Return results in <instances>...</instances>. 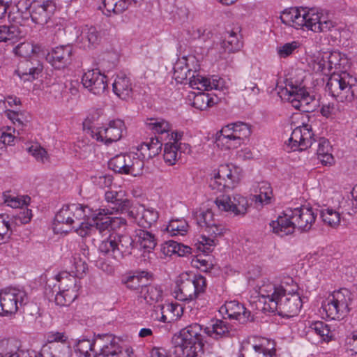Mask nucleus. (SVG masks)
<instances>
[{"label": "nucleus", "instance_id": "obj_1", "mask_svg": "<svg viewBox=\"0 0 357 357\" xmlns=\"http://www.w3.org/2000/svg\"><path fill=\"white\" fill-rule=\"evenodd\" d=\"M206 334L215 340L235 335L236 329L223 320H216L211 327L202 326L197 323L190 324L174 335L172 342V353L174 357H202L204 354V335Z\"/></svg>", "mask_w": 357, "mask_h": 357}, {"label": "nucleus", "instance_id": "obj_2", "mask_svg": "<svg viewBox=\"0 0 357 357\" xmlns=\"http://www.w3.org/2000/svg\"><path fill=\"white\" fill-rule=\"evenodd\" d=\"M316 217L311 208L301 206L287 208L269 225L273 233L282 237L293 234L296 227L301 231H310Z\"/></svg>", "mask_w": 357, "mask_h": 357}, {"label": "nucleus", "instance_id": "obj_3", "mask_svg": "<svg viewBox=\"0 0 357 357\" xmlns=\"http://www.w3.org/2000/svg\"><path fill=\"white\" fill-rule=\"evenodd\" d=\"M77 279L68 272H61L47 282L45 295L50 301L54 299L57 305L66 306L77 297Z\"/></svg>", "mask_w": 357, "mask_h": 357}, {"label": "nucleus", "instance_id": "obj_4", "mask_svg": "<svg viewBox=\"0 0 357 357\" xmlns=\"http://www.w3.org/2000/svg\"><path fill=\"white\" fill-rule=\"evenodd\" d=\"M326 91L340 102H351L357 98V79L346 71L333 73L328 79Z\"/></svg>", "mask_w": 357, "mask_h": 357}, {"label": "nucleus", "instance_id": "obj_5", "mask_svg": "<svg viewBox=\"0 0 357 357\" xmlns=\"http://www.w3.org/2000/svg\"><path fill=\"white\" fill-rule=\"evenodd\" d=\"M85 208H87V206L79 204L63 206L56 214L54 225H65L70 227L77 222L78 227L75 228V232L82 238L86 237L89 234V218L85 214Z\"/></svg>", "mask_w": 357, "mask_h": 357}, {"label": "nucleus", "instance_id": "obj_6", "mask_svg": "<svg viewBox=\"0 0 357 357\" xmlns=\"http://www.w3.org/2000/svg\"><path fill=\"white\" fill-rule=\"evenodd\" d=\"M40 47L30 43H21L16 47V54L25 58L18 65L16 73L24 81H32L38 78L43 70V66L35 56Z\"/></svg>", "mask_w": 357, "mask_h": 357}, {"label": "nucleus", "instance_id": "obj_7", "mask_svg": "<svg viewBox=\"0 0 357 357\" xmlns=\"http://www.w3.org/2000/svg\"><path fill=\"white\" fill-rule=\"evenodd\" d=\"M176 284L174 296L176 299L185 302L196 299L206 288V280L201 275L182 273L178 276Z\"/></svg>", "mask_w": 357, "mask_h": 357}, {"label": "nucleus", "instance_id": "obj_8", "mask_svg": "<svg viewBox=\"0 0 357 357\" xmlns=\"http://www.w3.org/2000/svg\"><path fill=\"white\" fill-rule=\"evenodd\" d=\"M91 351L94 353V357H130L132 354V349L123 348L111 335L95 333L91 341Z\"/></svg>", "mask_w": 357, "mask_h": 357}, {"label": "nucleus", "instance_id": "obj_9", "mask_svg": "<svg viewBox=\"0 0 357 357\" xmlns=\"http://www.w3.org/2000/svg\"><path fill=\"white\" fill-rule=\"evenodd\" d=\"M297 290L296 284H293L291 289L287 286V291L282 294L277 301H271L269 312H277L282 317H290L296 315L303 305L301 296Z\"/></svg>", "mask_w": 357, "mask_h": 357}, {"label": "nucleus", "instance_id": "obj_10", "mask_svg": "<svg viewBox=\"0 0 357 357\" xmlns=\"http://www.w3.org/2000/svg\"><path fill=\"white\" fill-rule=\"evenodd\" d=\"M280 96L290 102L294 107L305 112L312 109L310 103L314 98L309 94L305 89L291 82L286 84L284 88L278 92Z\"/></svg>", "mask_w": 357, "mask_h": 357}, {"label": "nucleus", "instance_id": "obj_11", "mask_svg": "<svg viewBox=\"0 0 357 357\" xmlns=\"http://www.w3.org/2000/svg\"><path fill=\"white\" fill-rule=\"evenodd\" d=\"M29 301L26 292L16 288H8L0 291V315L8 316L15 314L19 306Z\"/></svg>", "mask_w": 357, "mask_h": 357}, {"label": "nucleus", "instance_id": "obj_12", "mask_svg": "<svg viewBox=\"0 0 357 357\" xmlns=\"http://www.w3.org/2000/svg\"><path fill=\"white\" fill-rule=\"evenodd\" d=\"M91 233L108 234L111 229L119 228L126 225V220L121 217H109L108 210L100 208L98 210H91Z\"/></svg>", "mask_w": 357, "mask_h": 357}, {"label": "nucleus", "instance_id": "obj_13", "mask_svg": "<svg viewBox=\"0 0 357 357\" xmlns=\"http://www.w3.org/2000/svg\"><path fill=\"white\" fill-rule=\"evenodd\" d=\"M12 0H0V20H2L8 14L10 22H15L10 26H0V42H7L8 40H14L23 36V31L16 21V17H13L10 8L11 6Z\"/></svg>", "mask_w": 357, "mask_h": 357}, {"label": "nucleus", "instance_id": "obj_14", "mask_svg": "<svg viewBox=\"0 0 357 357\" xmlns=\"http://www.w3.org/2000/svg\"><path fill=\"white\" fill-rule=\"evenodd\" d=\"M214 203L220 211L231 212L239 216H244L249 206L247 198L239 194L232 197L225 194L220 195L216 197Z\"/></svg>", "mask_w": 357, "mask_h": 357}, {"label": "nucleus", "instance_id": "obj_15", "mask_svg": "<svg viewBox=\"0 0 357 357\" xmlns=\"http://www.w3.org/2000/svg\"><path fill=\"white\" fill-rule=\"evenodd\" d=\"M238 357H276L275 342L266 339L258 343L243 342Z\"/></svg>", "mask_w": 357, "mask_h": 357}, {"label": "nucleus", "instance_id": "obj_16", "mask_svg": "<svg viewBox=\"0 0 357 357\" xmlns=\"http://www.w3.org/2000/svg\"><path fill=\"white\" fill-rule=\"evenodd\" d=\"M313 136L311 126L303 123L302 126H298L293 130L287 146H290L293 151L298 149L299 151L305 150L311 147L315 142Z\"/></svg>", "mask_w": 357, "mask_h": 357}, {"label": "nucleus", "instance_id": "obj_17", "mask_svg": "<svg viewBox=\"0 0 357 357\" xmlns=\"http://www.w3.org/2000/svg\"><path fill=\"white\" fill-rule=\"evenodd\" d=\"M124 122L120 119L109 121L108 127L100 128L96 132L91 131V136L98 142L109 144L119 141L122 137Z\"/></svg>", "mask_w": 357, "mask_h": 357}, {"label": "nucleus", "instance_id": "obj_18", "mask_svg": "<svg viewBox=\"0 0 357 357\" xmlns=\"http://www.w3.org/2000/svg\"><path fill=\"white\" fill-rule=\"evenodd\" d=\"M73 53V46L60 45L48 52L45 59L54 68L62 69L71 63Z\"/></svg>", "mask_w": 357, "mask_h": 357}, {"label": "nucleus", "instance_id": "obj_19", "mask_svg": "<svg viewBox=\"0 0 357 357\" xmlns=\"http://www.w3.org/2000/svg\"><path fill=\"white\" fill-rule=\"evenodd\" d=\"M55 8L52 0L34 1L30 6V17L36 24L43 25L50 19Z\"/></svg>", "mask_w": 357, "mask_h": 357}, {"label": "nucleus", "instance_id": "obj_20", "mask_svg": "<svg viewBox=\"0 0 357 357\" xmlns=\"http://www.w3.org/2000/svg\"><path fill=\"white\" fill-rule=\"evenodd\" d=\"M206 235H202L199 240L197 249L204 253H208L213 250V248L216 245V238L222 236L225 231L223 225L218 224L216 222L205 228Z\"/></svg>", "mask_w": 357, "mask_h": 357}, {"label": "nucleus", "instance_id": "obj_21", "mask_svg": "<svg viewBox=\"0 0 357 357\" xmlns=\"http://www.w3.org/2000/svg\"><path fill=\"white\" fill-rule=\"evenodd\" d=\"M129 218L133 219L139 227L150 228L159 218L157 211L153 208H145L144 205L135 206L129 211Z\"/></svg>", "mask_w": 357, "mask_h": 357}, {"label": "nucleus", "instance_id": "obj_22", "mask_svg": "<svg viewBox=\"0 0 357 357\" xmlns=\"http://www.w3.org/2000/svg\"><path fill=\"white\" fill-rule=\"evenodd\" d=\"M310 9L290 8L282 12L280 16L282 22L287 25H291L298 29L305 26L307 28L310 16Z\"/></svg>", "mask_w": 357, "mask_h": 357}, {"label": "nucleus", "instance_id": "obj_23", "mask_svg": "<svg viewBox=\"0 0 357 357\" xmlns=\"http://www.w3.org/2000/svg\"><path fill=\"white\" fill-rule=\"evenodd\" d=\"M224 312L229 319H236L242 324L254 321V317L251 315V312L247 310L243 304L236 301L226 302L220 308V312L223 313Z\"/></svg>", "mask_w": 357, "mask_h": 357}, {"label": "nucleus", "instance_id": "obj_24", "mask_svg": "<svg viewBox=\"0 0 357 357\" xmlns=\"http://www.w3.org/2000/svg\"><path fill=\"white\" fill-rule=\"evenodd\" d=\"M310 17L308 19L309 23L307 29L314 32H326L337 31V24L331 20L322 21L321 18H324L322 13L318 12L314 8L310 9Z\"/></svg>", "mask_w": 357, "mask_h": 357}, {"label": "nucleus", "instance_id": "obj_25", "mask_svg": "<svg viewBox=\"0 0 357 357\" xmlns=\"http://www.w3.org/2000/svg\"><path fill=\"white\" fill-rule=\"evenodd\" d=\"M287 291V282H282L280 285L269 284L264 285L259 289L261 297L265 298L264 301V310L269 312V303L271 301H277L279 297Z\"/></svg>", "mask_w": 357, "mask_h": 357}, {"label": "nucleus", "instance_id": "obj_26", "mask_svg": "<svg viewBox=\"0 0 357 357\" xmlns=\"http://www.w3.org/2000/svg\"><path fill=\"white\" fill-rule=\"evenodd\" d=\"M231 126L234 132V135H231L234 143L228 144V146L229 149H236L251 135V127L249 124L241 121L231 123Z\"/></svg>", "mask_w": 357, "mask_h": 357}, {"label": "nucleus", "instance_id": "obj_27", "mask_svg": "<svg viewBox=\"0 0 357 357\" xmlns=\"http://www.w3.org/2000/svg\"><path fill=\"white\" fill-rule=\"evenodd\" d=\"M177 308L178 305L172 303H167L165 305L154 304L153 310L151 314V317L155 321H159L163 323H170L174 319V314L168 317L167 314H174V311L177 310Z\"/></svg>", "mask_w": 357, "mask_h": 357}, {"label": "nucleus", "instance_id": "obj_28", "mask_svg": "<svg viewBox=\"0 0 357 357\" xmlns=\"http://www.w3.org/2000/svg\"><path fill=\"white\" fill-rule=\"evenodd\" d=\"M114 93L123 100L129 98L132 93V89L130 79L124 74L116 76L112 84Z\"/></svg>", "mask_w": 357, "mask_h": 357}, {"label": "nucleus", "instance_id": "obj_29", "mask_svg": "<svg viewBox=\"0 0 357 357\" xmlns=\"http://www.w3.org/2000/svg\"><path fill=\"white\" fill-rule=\"evenodd\" d=\"M196 71H193L189 77V84L193 89L200 91H210L218 87V81L213 79L203 77L199 74L195 75Z\"/></svg>", "mask_w": 357, "mask_h": 357}, {"label": "nucleus", "instance_id": "obj_30", "mask_svg": "<svg viewBox=\"0 0 357 357\" xmlns=\"http://www.w3.org/2000/svg\"><path fill=\"white\" fill-rule=\"evenodd\" d=\"M144 162L139 158V156L135 153L126 154L125 160V167L123 169V174H130L133 176H137L142 174Z\"/></svg>", "mask_w": 357, "mask_h": 357}, {"label": "nucleus", "instance_id": "obj_31", "mask_svg": "<svg viewBox=\"0 0 357 357\" xmlns=\"http://www.w3.org/2000/svg\"><path fill=\"white\" fill-rule=\"evenodd\" d=\"M91 92L96 95H100L107 88V82L105 75L101 72L99 68L91 69Z\"/></svg>", "mask_w": 357, "mask_h": 357}, {"label": "nucleus", "instance_id": "obj_32", "mask_svg": "<svg viewBox=\"0 0 357 357\" xmlns=\"http://www.w3.org/2000/svg\"><path fill=\"white\" fill-rule=\"evenodd\" d=\"M139 296L143 297L149 305H154L162 300V290L160 287L152 284L142 285Z\"/></svg>", "mask_w": 357, "mask_h": 357}, {"label": "nucleus", "instance_id": "obj_33", "mask_svg": "<svg viewBox=\"0 0 357 357\" xmlns=\"http://www.w3.org/2000/svg\"><path fill=\"white\" fill-rule=\"evenodd\" d=\"M322 308L328 317L332 319H340L348 314L350 310H342L339 305L331 296L322 303Z\"/></svg>", "mask_w": 357, "mask_h": 357}, {"label": "nucleus", "instance_id": "obj_34", "mask_svg": "<svg viewBox=\"0 0 357 357\" xmlns=\"http://www.w3.org/2000/svg\"><path fill=\"white\" fill-rule=\"evenodd\" d=\"M84 245L86 248H82V252L75 257L74 261L76 277L79 278L86 276L89 269L88 263L89 261V250L87 245Z\"/></svg>", "mask_w": 357, "mask_h": 357}, {"label": "nucleus", "instance_id": "obj_35", "mask_svg": "<svg viewBox=\"0 0 357 357\" xmlns=\"http://www.w3.org/2000/svg\"><path fill=\"white\" fill-rule=\"evenodd\" d=\"M136 242L148 252L153 250L156 245L155 236L150 231L139 229L136 231Z\"/></svg>", "mask_w": 357, "mask_h": 357}, {"label": "nucleus", "instance_id": "obj_36", "mask_svg": "<svg viewBox=\"0 0 357 357\" xmlns=\"http://www.w3.org/2000/svg\"><path fill=\"white\" fill-rule=\"evenodd\" d=\"M217 102L218 97L216 96L214 98L211 93L199 92L194 96L192 106L199 110H205Z\"/></svg>", "mask_w": 357, "mask_h": 357}, {"label": "nucleus", "instance_id": "obj_37", "mask_svg": "<svg viewBox=\"0 0 357 357\" xmlns=\"http://www.w3.org/2000/svg\"><path fill=\"white\" fill-rule=\"evenodd\" d=\"M188 59L183 57L176 63L174 67V77L177 82L182 83L184 80L189 79L192 71L190 69L188 65L186 63Z\"/></svg>", "mask_w": 357, "mask_h": 357}, {"label": "nucleus", "instance_id": "obj_38", "mask_svg": "<svg viewBox=\"0 0 357 357\" xmlns=\"http://www.w3.org/2000/svg\"><path fill=\"white\" fill-rule=\"evenodd\" d=\"M192 248L184 245L173 240H169L165 242L163 247V252L166 255L177 254L178 256H185L191 252Z\"/></svg>", "mask_w": 357, "mask_h": 357}, {"label": "nucleus", "instance_id": "obj_39", "mask_svg": "<svg viewBox=\"0 0 357 357\" xmlns=\"http://www.w3.org/2000/svg\"><path fill=\"white\" fill-rule=\"evenodd\" d=\"M333 298L340 305L342 310H350L349 305L352 302L351 293L349 290L345 288L335 291L333 294H330Z\"/></svg>", "mask_w": 357, "mask_h": 357}, {"label": "nucleus", "instance_id": "obj_40", "mask_svg": "<svg viewBox=\"0 0 357 357\" xmlns=\"http://www.w3.org/2000/svg\"><path fill=\"white\" fill-rule=\"evenodd\" d=\"M231 135H234V132L230 123L223 127L222 130L216 133L215 142L217 145L218 146L222 145L225 146V149H229L228 144L234 143Z\"/></svg>", "mask_w": 357, "mask_h": 357}, {"label": "nucleus", "instance_id": "obj_41", "mask_svg": "<svg viewBox=\"0 0 357 357\" xmlns=\"http://www.w3.org/2000/svg\"><path fill=\"white\" fill-rule=\"evenodd\" d=\"M242 47V43L238 38L236 33L234 31L230 32L227 37L221 43V47L224 49L225 52L228 53L235 52Z\"/></svg>", "mask_w": 357, "mask_h": 357}, {"label": "nucleus", "instance_id": "obj_42", "mask_svg": "<svg viewBox=\"0 0 357 357\" xmlns=\"http://www.w3.org/2000/svg\"><path fill=\"white\" fill-rule=\"evenodd\" d=\"M176 144V142L165 144L163 158L168 165H173L176 163L178 155V150L181 149V145L178 147Z\"/></svg>", "mask_w": 357, "mask_h": 357}, {"label": "nucleus", "instance_id": "obj_43", "mask_svg": "<svg viewBox=\"0 0 357 357\" xmlns=\"http://www.w3.org/2000/svg\"><path fill=\"white\" fill-rule=\"evenodd\" d=\"M273 197V190L270 183L261 182L259 186V194L255 195L256 202L266 205L271 203Z\"/></svg>", "mask_w": 357, "mask_h": 357}, {"label": "nucleus", "instance_id": "obj_44", "mask_svg": "<svg viewBox=\"0 0 357 357\" xmlns=\"http://www.w3.org/2000/svg\"><path fill=\"white\" fill-rule=\"evenodd\" d=\"M3 203L6 204L8 206L17 208L27 206L29 204L31 198L29 196H22V197L11 196L9 192L3 193Z\"/></svg>", "mask_w": 357, "mask_h": 357}, {"label": "nucleus", "instance_id": "obj_45", "mask_svg": "<svg viewBox=\"0 0 357 357\" xmlns=\"http://www.w3.org/2000/svg\"><path fill=\"white\" fill-rule=\"evenodd\" d=\"M324 222L331 227H336L340 222V214L333 208H327L320 211Z\"/></svg>", "mask_w": 357, "mask_h": 357}, {"label": "nucleus", "instance_id": "obj_46", "mask_svg": "<svg viewBox=\"0 0 357 357\" xmlns=\"http://www.w3.org/2000/svg\"><path fill=\"white\" fill-rule=\"evenodd\" d=\"M188 227V225L185 220H172L167 227V231L172 236H183L186 234Z\"/></svg>", "mask_w": 357, "mask_h": 357}, {"label": "nucleus", "instance_id": "obj_47", "mask_svg": "<svg viewBox=\"0 0 357 357\" xmlns=\"http://www.w3.org/2000/svg\"><path fill=\"white\" fill-rule=\"evenodd\" d=\"M98 250L103 254H109V252L115 254L116 251L119 250V248H118L116 236H114V234H109L108 238L102 241L98 247Z\"/></svg>", "mask_w": 357, "mask_h": 357}, {"label": "nucleus", "instance_id": "obj_48", "mask_svg": "<svg viewBox=\"0 0 357 357\" xmlns=\"http://www.w3.org/2000/svg\"><path fill=\"white\" fill-rule=\"evenodd\" d=\"M146 126L155 132L162 134L170 130L169 123L162 119H150L146 123Z\"/></svg>", "mask_w": 357, "mask_h": 357}, {"label": "nucleus", "instance_id": "obj_49", "mask_svg": "<svg viewBox=\"0 0 357 357\" xmlns=\"http://www.w3.org/2000/svg\"><path fill=\"white\" fill-rule=\"evenodd\" d=\"M195 220L197 225L201 227H206L211 225L216 221L213 218V213L211 209H207L205 211H197L194 214Z\"/></svg>", "mask_w": 357, "mask_h": 357}, {"label": "nucleus", "instance_id": "obj_50", "mask_svg": "<svg viewBox=\"0 0 357 357\" xmlns=\"http://www.w3.org/2000/svg\"><path fill=\"white\" fill-rule=\"evenodd\" d=\"M310 328L316 334L319 335L323 340L329 342L332 340V332L328 326L324 322L316 321L311 325Z\"/></svg>", "mask_w": 357, "mask_h": 357}, {"label": "nucleus", "instance_id": "obj_51", "mask_svg": "<svg viewBox=\"0 0 357 357\" xmlns=\"http://www.w3.org/2000/svg\"><path fill=\"white\" fill-rule=\"evenodd\" d=\"M326 59H327V66L329 70H331L333 68L340 70L344 64L342 61H345V59L342 58L341 53L336 51L326 54Z\"/></svg>", "mask_w": 357, "mask_h": 357}, {"label": "nucleus", "instance_id": "obj_52", "mask_svg": "<svg viewBox=\"0 0 357 357\" xmlns=\"http://www.w3.org/2000/svg\"><path fill=\"white\" fill-rule=\"evenodd\" d=\"M209 185L212 190L221 192L226 189H232L233 182L230 180L221 179L220 177L215 175L211 178Z\"/></svg>", "mask_w": 357, "mask_h": 357}, {"label": "nucleus", "instance_id": "obj_53", "mask_svg": "<svg viewBox=\"0 0 357 357\" xmlns=\"http://www.w3.org/2000/svg\"><path fill=\"white\" fill-rule=\"evenodd\" d=\"M126 154L117 155L109 160L108 162L109 167L116 173L123 174V169L125 167V160Z\"/></svg>", "mask_w": 357, "mask_h": 357}, {"label": "nucleus", "instance_id": "obj_54", "mask_svg": "<svg viewBox=\"0 0 357 357\" xmlns=\"http://www.w3.org/2000/svg\"><path fill=\"white\" fill-rule=\"evenodd\" d=\"M114 236H116L118 248H119V250L118 252H130L133 243L132 238L128 235L114 234Z\"/></svg>", "mask_w": 357, "mask_h": 357}, {"label": "nucleus", "instance_id": "obj_55", "mask_svg": "<svg viewBox=\"0 0 357 357\" xmlns=\"http://www.w3.org/2000/svg\"><path fill=\"white\" fill-rule=\"evenodd\" d=\"M148 275V273L142 272L141 275H132L129 276L127 280L124 282L126 287L132 290L138 289L139 287L142 288L143 284L142 278H145Z\"/></svg>", "mask_w": 357, "mask_h": 357}, {"label": "nucleus", "instance_id": "obj_56", "mask_svg": "<svg viewBox=\"0 0 357 357\" xmlns=\"http://www.w3.org/2000/svg\"><path fill=\"white\" fill-rule=\"evenodd\" d=\"M298 47V43L292 41L287 43L277 48V52L280 58H287Z\"/></svg>", "mask_w": 357, "mask_h": 357}, {"label": "nucleus", "instance_id": "obj_57", "mask_svg": "<svg viewBox=\"0 0 357 357\" xmlns=\"http://www.w3.org/2000/svg\"><path fill=\"white\" fill-rule=\"evenodd\" d=\"M12 234L10 225L8 221L3 219V216H0V244L7 241Z\"/></svg>", "mask_w": 357, "mask_h": 357}, {"label": "nucleus", "instance_id": "obj_58", "mask_svg": "<svg viewBox=\"0 0 357 357\" xmlns=\"http://www.w3.org/2000/svg\"><path fill=\"white\" fill-rule=\"evenodd\" d=\"M75 350L79 357H89V340L87 338L78 339L75 346Z\"/></svg>", "mask_w": 357, "mask_h": 357}, {"label": "nucleus", "instance_id": "obj_59", "mask_svg": "<svg viewBox=\"0 0 357 357\" xmlns=\"http://www.w3.org/2000/svg\"><path fill=\"white\" fill-rule=\"evenodd\" d=\"M29 152L38 161L45 162L47 160V153L43 147L33 144L29 148Z\"/></svg>", "mask_w": 357, "mask_h": 357}, {"label": "nucleus", "instance_id": "obj_60", "mask_svg": "<svg viewBox=\"0 0 357 357\" xmlns=\"http://www.w3.org/2000/svg\"><path fill=\"white\" fill-rule=\"evenodd\" d=\"M135 206H132V202L130 199L120 198L118 204H116L115 206H112V209L116 212L121 213H127L128 216L129 217V211H130Z\"/></svg>", "mask_w": 357, "mask_h": 357}, {"label": "nucleus", "instance_id": "obj_61", "mask_svg": "<svg viewBox=\"0 0 357 357\" xmlns=\"http://www.w3.org/2000/svg\"><path fill=\"white\" fill-rule=\"evenodd\" d=\"M93 183L100 188H108L111 186L113 178L110 175H100L99 176H92Z\"/></svg>", "mask_w": 357, "mask_h": 357}, {"label": "nucleus", "instance_id": "obj_62", "mask_svg": "<svg viewBox=\"0 0 357 357\" xmlns=\"http://www.w3.org/2000/svg\"><path fill=\"white\" fill-rule=\"evenodd\" d=\"M151 153L148 144L146 142H144L138 146L137 152L135 153V154L139 156V158H141L142 162L144 163L145 160H149L153 158Z\"/></svg>", "mask_w": 357, "mask_h": 357}, {"label": "nucleus", "instance_id": "obj_63", "mask_svg": "<svg viewBox=\"0 0 357 357\" xmlns=\"http://www.w3.org/2000/svg\"><path fill=\"white\" fill-rule=\"evenodd\" d=\"M31 216V211L23 206L20 208V212L15 215L16 223L26 224L30 221Z\"/></svg>", "mask_w": 357, "mask_h": 357}, {"label": "nucleus", "instance_id": "obj_64", "mask_svg": "<svg viewBox=\"0 0 357 357\" xmlns=\"http://www.w3.org/2000/svg\"><path fill=\"white\" fill-rule=\"evenodd\" d=\"M314 69L317 72H320L325 75H327L331 72L327 66V59H326V55L322 56L321 58L317 57L314 65Z\"/></svg>", "mask_w": 357, "mask_h": 357}]
</instances>
